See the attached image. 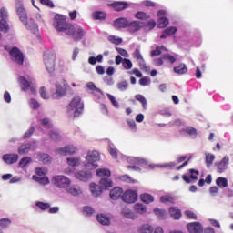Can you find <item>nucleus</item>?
Here are the masks:
<instances>
[{
	"instance_id": "aec40b11",
	"label": "nucleus",
	"mask_w": 233,
	"mask_h": 233,
	"mask_svg": "<svg viewBox=\"0 0 233 233\" xmlns=\"http://www.w3.org/2000/svg\"><path fill=\"white\" fill-rule=\"evenodd\" d=\"M229 161H230V158H228V157L226 156L223 157V159L220 162L216 163L217 172H218V174H223V172L227 170Z\"/></svg>"
},
{
	"instance_id": "9d476101",
	"label": "nucleus",
	"mask_w": 233,
	"mask_h": 233,
	"mask_svg": "<svg viewBox=\"0 0 233 233\" xmlns=\"http://www.w3.org/2000/svg\"><path fill=\"white\" fill-rule=\"evenodd\" d=\"M9 55L11 56V60L16 65L23 66L25 63V55L23 51L16 46H14L10 51Z\"/></svg>"
},
{
	"instance_id": "c03bdc74",
	"label": "nucleus",
	"mask_w": 233,
	"mask_h": 233,
	"mask_svg": "<svg viewBox=\"0 0 233 233\" xmlns=\"http://www.w3.org/2000/svg\"><path fill=\"white\" fill-rule=\"evenodd\" d=\"M122 215L124 218H127V219H135L136 215H134V212L132 210L128 209V208H125L122 209Z\"/></svg>"
},
{
	"instance_id": "c85d7f7f",
	"label": "nucleus",
	"mask_w": 233,
	"mask_h": 233,
	"mask_svg": "<svg viewBox=\"0 0 233 233\" xmlns=\"http://www.w3.org/2000/svg\"><path fill=\"white\" fill-rule=\"evenodd\" d=\"M86 86L91 92L94 94V96H96L99 97V94L103 96V90L96 86V84L94 82H89L86 84Z\"/></svg>"
},
{
	"instance_id": "b1692460",
	"label": "nucleus",
	"mask_w": 233,
	"mask_h": 233,
	"mask_svg": "<svg viewBox=\"0 0 233 233\" xmlns=\"http://www.w3.org/2000/svg\"><path fill=\"white\" fill-rule=\"evenodd\" d=\"M66 163L68 167H71L72 168H77V167L81 166V157H67Z\"/></svg>"
},
{
	"instance_id": "e2e57ef3",
	"label": "nucleus",
	"mask_w": 233,
	"mask_h": 233,
	"mask_svg": "<svg viewBox=\"0 0 233 233\" xmlns=\"http://www.w3.org/2000/svg\"><path fill=\"white\" fill-rule=\"evenodd\" d=\"M127 123L130 127L131 132H137V126L136 125V121H134V119H127Z\"/></svg>"
},
{
	"instance_id": "4d7b16f0",
	"label": "nucleus",
	"mask_w": 233,
	"mask_h": 233,
	"mask_svg": "<svg viewBox=\"0 0 233 233\" xmlns=\"http://www.w3.org/2000/svg\"><path fill=\"white\" fill-rule=\"evenodd\" d=\"M107 98L109 99L110 103L114 106V108L118 109L119 108V102L116 99V96L113 95H110L109 93L106 94Z\"/></svg>"
},
{
	"instance_id": "423d86ee",
	"label": "nucleus",
	"mask_w": 233,
	"mask_h": 233,
	"mask_svg": "<svg viewBox=\"0 0 233 233\" xmlns=\"http://www.w3.org/2000/svg\"><path fill=\"white\" fill-rule=\"evenodd\" d=\"M44 65L46 71L52 74L56 70V53L52 51H46L44 53L43 56Z\"/></svg>"
},
{
	"instance_id": "8fccbe9b",
	"label": "nucleus",
	"mask_w": 233,
	"mask_h": 233,
	"mask_svg": "<svg viewBox=\"0 0 233 233\" xmlns=\"http://www.w3.org/2000/svg\"><path fill=\"white\" fill-rule=\"evenodd\" d=\"M49 136L53 141H59V139H61V133H59V130L57 129L51 130Z\"/></svg>"
},
{
	"instance_id": "4468645a",
	"label": "nucleus",
	"mask_w": 233,
	"mask_h": 233,
	"mask_svg": "<svg viewBox=\"0 0 233 233\" xmlns=\"http://www.w3.org/2000/svg\"><path fill=\"white\" fill-rule=\"evenodd\" d=\"M133 57L137 61L141 70H144L145 72H148V70H150V67L147 66V63H145V58H143V55H141V50L139 48L135 49L133 52Z\"/></svg>"
},
{
	"instance_id": "cd10ccee",
	"label": "nucleus",
	"mask_w": 233,
	"mask_h": 233,
	"mask_svg": "<svg viewBox=\"0 0 233 233\" xmlns=\"http://www.w3.org/2000/svg\"><path fill=\"white\" fill-rule=\"evenodd\" d=\"M190 177L184 175L182 178L186 181V183H190V179H193V181L198 180V176H199V171L196 169H190Z\"/></svg>"
},
{
	"instance_id": "09e8293b",
	"label": "nucleus",
	"mask_w": 233,
	"mask_h": 233,
	"mask_svg": "<svg viewBox=\"0 0 233 233\" xmlns=\"http://www.w3.org/2000/svg\"><path fill=\"white\" fill-rule=\"evenodd\" d=\"M156 167L158 168H174V167H176V162H169L163 165H150V168H156Z\"/></svg>"
},
{
	"instance_id": "a19ab883",
	"label": "nucleus",
	"mask_w": 233,
	"mask_h": 233,
	"mask_svg": "<svg viewBox=\"0 0 233 233\" xmlns=\"http://www.w3.org/2000/svg\"><path fill=\"white\" fill-rule=\"evenodd\" d=\"M140 199L143 201V203L148 205L149 203H153L154 197L148 193H144L140 196Z\"/></svg>"
},
{
	"instance_id": "864d4df0",
	"label": "nucleus",
	"mask_w": 233,
	"mask_h": 233,
	"mask_svg": "<svg viewBox=\"0 0 233 233\" xmlns=\"http://www.w3.org/2000/svg\"><path fill=\"white\" fill-rule=\"evenodd\" d=\"M152 232H154V228L148 224H144L139 228V233H152Z\"/></svg>"
},
{
	"instance_id": "0eeeda50",
	"label": "nucleus",
	"mask_w": 233,
	"mask_h": 233,
	"mask_svg": "<svg viewBox=\"0 0 233 233\" xmlns=\"http://www.w3.org/2000/svg\"><path fill=\"white\" fill-rule=\"evenodd\" d=\"M20 83V86L24 92H27L30 90L31 94H35V80L32 76H28L27 78L25 76H20L18 78Z\"/></svg>"
},
{
	"instance_id": "774afa93",
	"label": "nucleus",
	"mask_w": 233,
	"mask_h": 233,
	"mask_svg": "<svg viewBox=\"0 0 233 233\" xmlns=\"http://www.w3.org/2000/svg\"><path fill=\"white\" fill-rule=\"evenodd\" d=\"M162 59H166L167 61H169V63L171 64L176 63V57H174V56H171L169 54L162 55Z\"/></svg>"
},
{
	"instance_id": "ea45409f",
	"label": "nucleus",
	"mask_w": 233,
	"mask_h": 233,
	"mask_svg": "<svg viewBox=\"0 0 233 233\" xmlns=\"http://www.w3.org/2000/svg\"><path fill=\"white\" fill-rule=\"evenodd\" d=\"M128 82L127 80L120 81L116 84V88L119 92H127L128 90Z\"/></svg>"
},
{
	"instance_id": "473e14b6",
	"label": "nucleus",
	"mask_w": 233,
	"mask_h": 233,
	"mask_svg": "<svg viewBox=\"0 0 233 233\" xmlns=\"http://www.w3.org/2000/svg\"><path fill=\"white\" fill-rule=\"evenodd\" d=\"M94 21H105L106 19V14L103 11H96L92 14Z\"/></svg>"
},
{
	"instance_id": "6ab92c4d",
	"label": "nucleus",
	"mask_w": 233,
	"mask_h": 233,
	"mask_svg": "<svg viewBox=\"0 0 233 233\" xmlns=\"http://www.w3.org/2000/svg\"><path fill=\"white\" fill-rule=\"evenodd\" d=\"M145 26L144 22L141 21H133V22H128L127 25V30L131 32V34H134V32H137L141 30Z\"/></svg>"
},
{
	"instance_id": "2f4dec72",
	"label": "nucleus",
	"mask_w": 233,
	"mask_h": 233,
	"mask_svg": "<svg viewBox=\"0 0 233 233\" xmlns=\"http://www.w3.org/2000/svg\"><path fill=\"white\" fill-rule=\"evenodd\" d=\"M127 163H131V165H147V160L136 157H129Z\"/></svg>"
},
{
	"instance_id": "9b49d317",
	"label": "nucleus",
	"mask_w": 233,
	"mask_h": 233,
	"mask_svg": "<svg viewBox=\"0 0 233 233\" xmlns=\"http://www.w3.org/2000/svg\"><path fill=\"white\" fill-rule=\"evenodd\" d=\"M52 182L54 183V185L58 187V188H68L70 183H72L70 178L63 175H56L53 177Z\"/></svg>"
},
{
	"instance_id": "7ed1b4c3",
	"label": "nucleus",
	"mask_w": 233,
	"mask_h": 233,
	"mask_svg": "<svg viewBox=\"0 0 233 233\" xmlns=\"http://www.w3.org/2000/svg\"><path fill=\"white\" fill-rule=\"evenodd\" d=\"M84 109L85 104L81 101V96H75L67 106V115L69 117H79Z\"/></svg>"
},
{
	"instance_id": "5fc2aeb1",
	"label": "nucleus",
	"mask_w": 233,
	"mask_h": 233,
	"mask_svg": "<svg viewBox=\"0 0 233 233\" xmlns=\"http://www.w3.org/2000/svg\"><path fill=\"white\" fill-rule=\"evenodd\" d=\"M108 150L112 157L116 159L117 157V148H116V146L112 142L108 143Z\"/></svg>"
},
{
	"instance_id": "393cba45",
	"label": "nucleus",
	"mask_w": 233,
	"mask_h": 233,
	"mask_svg": "<svg viewBox=\"0 0 233 233\" xmlns=\"http://www.w3.org/2000/svg\"><path fill=\"white\" fill-rule=\"evenodd\" d=\"M110 198L111 199H114V201H117V199H119V198H123V188L121 187H114L111 191H110Z\"/></svg>"
},
{
	"instance_id": "052dcab7",
	"label": "nucleus",
	"mask_w": 233,
	"mask_h": 233,
	"mask_svg": "<svg viewBox=\"0 0 233 233\" xmlns=\"http://www.w3.org/2000/svg\"><path fill=\"white\" fill-rule=\"evenodd\" d=\"M35 207H38L40 210H48L50 208V203L37 201L35 202Z\"/></svg>"
},
{
	"instance_id": "4c0bfd02",
	"label": "nucleus",
	"mask_w": 233,
	"mask_h": 233,
	"mask_svg": "<svg viewBox=\"0 0 233 233\" xmlns=\"http://www.w3.org/2000/svg\"><path fill=\"white\" fill-rule=\"evenodd\" d=\"M206 156V167L208 168H210L212 165L214 164V159H216V156L210 153H205Z\"/></svg>"
},
{
	"instance_id": "0e129e2a",
	"label": "nucleus",
	"mask_w": 233,
	"mask_h": 233,
	"mask_svg": "<svg viewBox=\"0 0 233 233\" xmlns=\"http://www.w3.org/2000/svg\"><path fill=\"white\" fill-rule=\"evenodd\" d=\"M29 106L30 108H32L33 110H37V108H39V106H41V105L39 104V102H37V100H35V98H31L29 100Z\"/></svg>"
},
{
	"instance_id": "bb28decb",
	"label": "nucleus",
	"mask_w": 233,
	"mask_h": 233,
	"mask_svg": "<svg viewBox=\"0 0 233 233\" xmlns=\"http://www.w3.org/2000/svg\"><path fill=\"white\" fill-rule=\"evenodd\" d=\"M176 32H177V27L175 26L167 27L162 32V35H160V39H167V37H169V35H174Z\"/></svg>"
},
{
	"instance_id": "c756f323",
	"label": "nucleus",
	"mask_w": 233,
	"mask_h": 233,
	"mask_svg": "<svg viewBox=\"0 0 233 233\" xmlns=\"http://www.w3.org/2000/svg\"><path fill=\"white\" fill-rule=\"evenodd\" d=\"M96 219L100 225H106L108 226L110 225V217L106 214H99L96 216Z\"/></svg>"
},
{
	"instance_id": "412c9836",
	"label": "nucleus",
	"mask_w": 233,
	"mask_h": 233,
	"mask_svg": "<svg viewBox=\"0 0 233 233\" xmlns=\"http://www.w3.org/2000/svg\"><path fill=\"white\" fill-rule=\"evenodd\" d=\"M2 159L4 163H6V165H14V163H17L19 161V155L17 154H5L3 155Z\"/></svg>"
},
{
	"instance_id": "ddd939ff",
	"label": "nucleus",
	"mask_w": 233,
	"mask_h": 233,
	"mask_svg": "<svg viewBox=\"0 0 233 233\" xmlns=\"http://www.w3.org/2000/svg\"><path fill=\"white\" fill-rule=\"evenodd\" d=\"M35 148H37V141L33 140L31 142L22 144L18 147V154H20V156H25V154H28V152L31 150L34 151Z\"/></svg>"
},
{
	"instance_id": "69168bd1",
	"label": "nucleus",
	"mask_w": 233,
	"mask_h": 233,
	"mask_svg": "<svg viewBox=\"0 0 233 233\" xmlns=\"http://www.w3.org/2000/svg\"><path fill=\"white\" fill-rule=\"evenodd\" d=\"M161 203H174V198L168 195L162 196L160 198Z\"/></svg>"
},
{
	"instance_id": "f257e3e1",
	"label": "nucleus",
	"mask_w": 233,
	"mask_h": 233,
	"mask_svg": "<svg viewBox=\"0 0 233 233\" xmlns=\"http://www.w3.org/2000/svg\"><path fill=\"white\" fill-rule=\"evenodd\" d=\"M16 13L20 21L27 30H30L32 34H37L39 32V26L37 24L32 20H28V15H26V10H25L21 0H16Z\"/></svg>"
},
{
	"instance_id": "338daca9",
	"label": "nucleus",
	"mask_w": 233,
	"mask_h": 233,
	"mask_svg": "<svg viewBox=\"0 0 233 233\" xmlns=\"http://www.w3.org/2000/svg\"><path fill=\"white\" fill-rule=\"evenodd\" d=\"M84 216H92L94 214V208L92 207L86 206L83 208Z\"/></svg>"
},
{
	"instance_id": "7c9ffc66",
	"label": "nucleus",
	"mask_w": 233,
	"mask_h": 233,
	"mask_svg": "<svg viewBox=\"0 0 233 233\" xmlns=\"http://www.w3.org/2000/svg\"><path fill=\"white\" fill-rule=\"evenodd\" d=\"M113 8H115V10L116 12H121L123 10H127V8H128V3L127 2H115L112 4Z\"/></svg>"
},
{
	"instance_id": "5701e85b",
	"label": "nucleus",
	"mask_w": 233,
	"mask_h": 233,
	"mask_svg": "<svg viewBox=\"0 0 233 233\" xmlns=\"http://www.w3.org/2000/svg\"><path fill=\"white\" fill-rule=\"evenodd\" d=\"M128 23H129L128 19L125 17H121L114 21V26L118 30L121 28H128Z\"/></svg>"
},
{
	"instance_id": "6e6d98bb",
	"label": "nucleus",
	"mask_w": 233,
	"mask_h": 233,
	"mask_svg": "<svg viewBox=\"0 0 233 233\" xmlns=\"http://www.w3.org/2000/svg\"><path fill=\"white\" fill-rule=\"evenodd\" d=\"M10 225H12V220H10L9 218H5L0 219V227L4 230L8 228V227Z\"/></svg>"
},
{
	"instance_id": "680f3d73",
	"label": "nucleus",
	"mask_w": 233,
	"mask_h": 233,
	"mask_svg": "<svg viewBox=\"0 0 233 233\" xmlns=\"http://www.w3.org/2000/svg\"><path fill=\"white\" fill-rule=\"evenodd\" d=\"M40 123L45 128H52V121L49 118H42L40 119Z\"/></svg>"
},
{
	"instance_id": "58836bf2",
	"label": "nucleus",
	"mask_w": 233,
	"mask_h": 233,
	"mask_svg": "<svg viewBox=\"0 0 233 233\" xmlns=\"http://www.w3.org/2000/svg\"><path fill=\"white\" fill-rule=\"evenodd\" d=\"M33 181H36V183H40V185H48L50 183V180L46 177H37L35 175H33L32 177Z\"/></svg>"
},
{
	"instance_id": "dca6fc26",
	"label": "nucleus",
	"mask_w": 233,
	"mask_h": 233,
	"mask_svg": "<svg viewBox=\"0 0 233 233\" xmlns=\"http://www.w3.org/2000/svg\"><path fill=\"white\" fill-rule=\"evenodd\" d=\"M76 152H77V147L74 145H67L56 149V154H60V156H72L76 154Z\"/></svg>"
},
{
	"instance_id": "c9c22d12",
	"label": "nucleus",
	"mask_w": 233,
	"mask_h": 233,
	"mask_svg": "<svg viewBox=\"0 0 233 233\" xmlns=\"http://www.w3.org/2000/svg\"><path fill=\"white\" fill-rule=\"evenodd\" d=\"M183 132H186V134H188L190 137L193 139H196L198 137V130L192 127H186L182 129Z\"/></svg>"
},
{
	"instance_id": "a878e982",
	"label": "nucleus",
	"mask_w": 233,
	"mask_h": 233,
	"mask_svg": "<svg viewBox=\"0 0 233 233\" xmlns=\"http://www.w3.org/2000/svg\"><path fill=\"white\" fill-rule=\"evenodd\" d=\"M37 158L43 165H50V163H52V157L46 153H37Z\"/></svg>"
},
{
	"instance_id": "a211bd4d",
	"label": "nucleus",
	"mask_w": 233,
	"mask_h": 233,
	"mask_svg": "<svg viewBox=\"0 0 233 233\" xmlns=\"http://www.w3.org/2000/svg\"><path fill=\"white\" fill-rule=\"evenodd\" d=\"M75 177L79 181L86 183V181H90V179H92V172L86 170L76 171L75 172Z\"/></svg>"
},
{
	"instance_id": "79ce46f5",
	"label": "nucleus",
	"mask_w": 233,
	"mask_h": 233,
	"mask_svg": "<svg viewBox=\"0 0 233 233\" xmlns=\"http://www.w3.org/2000/svg\"><path fill=\"white\" fill-rule=\"evenodd\" d=\"M30 163H32V157H24L19 161L18 167H20V168H25V167H28V165H30Z\"/></svg>"
},
{
	"instance_id": "603ef678",
	"label": "nucleus",
	"mask_w": 233,
	"mask_h": 233,
	"mask_svg": "<svg viewBox=\"0 0 233 233\" xmlns=\"http://www.w3.org/2000/svg\"><path fill=\"white\" fill-rule=\"evenodd\" d=\"M163 52H167V48L165 46H157L155 50L151 51V56L154 57V56H161Z\"/></svg>"
},
{
	"instance_id": "1a4fd4ad",
	"label": "nucleus",
	"mask_w": 233,
	"mask_h": 233,
	"mask_svg": "<svg viewBox=\"0 0 233 233\" xmlns=\"http://www.w3.org/2000/svg\"><path fill=\"white\" fill-rule=\"evenodd\" d=\"M66 96V81L62 79L56 83V92L52 94L53 99H61Z\"/></svg>"
},
{
	"instance_id": "f8f14e48",
	"label": "nucleus",
	"mask_w": 233,
	"mask_h": 233,
	"mask_svg": "<svg viewBox=\"0 0 233 233\" xmlns=\"http://www.w3.org/2000/svg\"><path fill=\"white\" fill-rule=\"evenodd\" d=\"M0 30L6 34L8 30H10V25H8V22L6 21V19H8V11L6 8L2 7L0 9Z\"/></svg>"
},
{
	"instance_id": "a18cd8bd",
	"label": "nucleus",
	"mask_w": 233,
	"mask_h": 233,
	"mask_svg": "<svg viewBox=\"0 0 233 233\" xmlns=\"http://www.w3.org/2000/svg\"><path fill=\"white\" fill-rule=\"evenodd\" d=\"M135 17L140 21H148V19H150V16L143 11L137 12Z\"/></svg>"
},
{
	"instance_id": "de8ad7c7",
	"label": "nucleus",
	"mask_w": 233,
	"mask_h": 233,
	"mask_svg": "<svg viewBox=\"0 0 233 233\" xmlns=\"http://www.w3.org/2000/svg\"><path fill=\"white\" fill-rule=\"evenodd\" d=\"M135 99H137V101H139V103H141L144 110H147V106L148 103L147 102V98L143 95H136Z\"/></svg>"
},
{
	"instance_id": "3c124183",
	"label": "nucleus",
	"mask_w": 233,
	"mask_h": 233,
	"mask_svg": "<svg viewBox=\"0 0 233 233\" xmlns=\"http://www.w3.org/2000/svg\"><path fill=\"white\" fill-rule=\"evenodd\" d=\"M174 72L176 74H187V72H188V68H187L185 64H182L177 67H174Z\"/></svg>"
},
{
	"instance_id": "2eb2a0df",
	"label": "nucleus",
	"mask_w": 233,
	"mask_h": 233,
	"mask_svg": "<svg viewBox=\"0 0 233 233\" xmlns=\"http://www.w3.org/2000/svg\"><path fill=\"white\" fill-rule=\"evenodd\" d=\"M124 203H136L137 201V193L134 190L128 189L122 195Z\"/></svg>"
},
{
	"instance_id": "bf43d9fd",
	"label": "nucleus",
	"mask_w": 233,
	"mask_h": 233,
	"mask_svg": "<svg viewBox=\"0 0 233 233\" xmlns=\"http://www.w3.org/2000/svg\"><path fill=\"white\" fill-rule=\"evenodd\" d=\"M154 213L159 219H165L167 218V211L159 208H155Z\"/></svg>"
},
{
	"instance_id": "37998d69",
	"label": "nucleus",
	"mask_w": 233,
	"mask_h": 233,
	"mask_svg": "<svg viewBox=\"0 0 233 233\" xmlns=\"http://www.w3.org/2000/svg\"><path fill=\"white\" fill-rule=\"evenodd\" d=\"M169 214L171 218H174L175 219H179L181 218V210L177 208H170Z\"/></svg>"
},
{
	"instance_id": "f704fd0d",
	"label": "nucleus",
	"mask_w": 233,
	"mask_h": 233,
	"mask_svg": "<svg viewBox=\"0 0 233 233\" xmlns=\"http://www.w3.org/2000/svg\"><path fill=\"white\" fill-rule=\"evenodd\" d=\"M96 176L99 177H110L112 176V172L108 168H98L96 169Z\"/></svg>"
},
{
	"instance_id": "72a5a7b5",
	"label": "nucleus",
	"mask_w": 233,
	"mask_h": 233,
	"mask_svg": "<svg viewBox=\"0 0 233 233\" xmlns=\"http://www.w3.org/2000/svg\"><path fill=\"white\" fill-rule=\"evenodd\" d=\"M66 192L71 196H80L83 191H81V187L79 186H71L66 189Z\"/></svg>"
},
{
	"instance_id": "e433bc0d",
	"label": "nucleus",
	"mask_w": 233,
	"mask_h": 233,
	"mask_svg": "<svg viewBox=\"0 0 233 233\" xmlns=\"http://www.w3.org/2000/svg\"><path fill=\"white\" fill-rule=\"evenodd\" d=\"M216 185L220 188H227V187H228V179L223 177H219L216 179Z\"/></svg>"
},
{
	"instance_id": "f3484780",
	"label": "nucleus",
	"mask_w": 233,
	"mask_h": 233,
	"mask_svg": "<svg viewBox=\"0 0 233 233\" xmlns=\"http://www.w3.org/2000/svg\"><path fill=\"white\" fill-rule=\"evenodd\" d=\"M167 13L166 10H159L157 12V17H158V28H166V26H168V18H167Z\"/></svg>"
},
{
	"instance_id": "49530a36",
	"label": "nucleus",
	"mask_w": 233,
	"mask_h": 233,
	"mask_svg": "<svg viewBox=\"0 0 233 233\" xmlns=\"http://www.w3.org/2000/svg\"><path fill=\"white\" fill-rule=\"evenodd\" d=\"M134 210L137 212V214H145V212H147V207H145L143 204L137 203L134 206Z\"/></svg>"
},
{
	"instance_id": "6e6552de",
	"label": "nucleus",
	"mask_w": 233,
	"mask_h": 233,
	"mask_svg": "<svg viewBox=\"0 0 233 233\" xmlns=\"http://www.w3.org/2000/svg\"><path fill=\"white\" fill-rule=\"evenodd\" d=\"M86 35V31L83 29L80 25H71L67 29V33L66 35H71L75 41H79V39H83Z\"/></svg>"
},
{
	"instance_id": "4be33fe9",
	"label": "nucleus",
	"mask_w": 233,
	"mask_h": 233,
	"mask_svg": "<svg viewBox=\"0 0 233 233\" xmlns=\"http://www.w3.org/2000/svg\"><path fill=\"white\" fill-rule=\"evenodd\" d=\"M187 228L189 233H203V226L199 222L188 223Z\"/></svg>"
},
{
	"instance_id": "20e7f679",
	"label": "nucleus",
	"mask_w": 233,
	"mask_h": 233,
	"mask_svg": "<svg viewBox=\"0 0 233 233\" xmlns=\"http://www.w3.org/2000/svg\"><path fill=\"white\" fill-rule=\"evenodd\" d=\"M72 24L66 22V16L56 15L53 21V26L56 32H63L66 35Z\"/></svg>"
},
{
	"instance_id": "f03ea898",
	"label": "nucleus",
	"mask_w": 233,
	"mask_h": 233,
	"mask_svg": "<svg viewBox=\"0 0 233 233\" xmlns=\"http://www.w3.org/2000/svg\"><path fill=\"white\" fill-rule=\"evenodd\" d=\"M114 183L108 177H103L100 179L99 184L92 182L89 185L90 192L94 198H99L103 194L104 190L112 188Z\"/></svg>"
},
{
	"instance_id": "13d9d810",
	"label": "nucleus",
	"mask_w": 233,
	"mask_h": 233,
	"mask_svg": "<svg viewBox=\"0 0 233 233\" xmlns=\"http://www.w3.org/2000/svg\"><path fill=\"white\" fill-rule=\"evenodd\" d=\"M122 66L125 70H131L132 66H134V64H132V60L124 58Z\"/></svg>"
},
{
	"instance_id": "39448f33",
	"label": "nucleus",
	"mask_w": 233,
	"mask_h": 233,
	"mask_svg": "<svg viewBox=\"0 0 233 233\" xmlns=\"http://www.w3.org/2000/svg\"><path fill=\"white\" fill-rule=\"evenodd\" d=\"M99 152L97 151H89L86 157V163L84 165L85 168L86 170H95V168H97L99 165L97 164V161H99Z\"/></svg>"
}]
</instances>
